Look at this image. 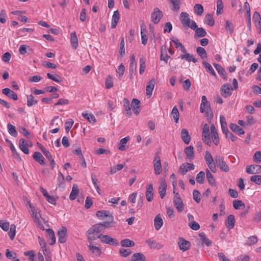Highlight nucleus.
<instances>
[{"mask_svg":"<svg viewBox=\"0 0 261 261\" xmlns=\"http://www.w3.org/2000/svg\"><path fill=\"white\" fill-rule=\"evenodd\" d=\"M185 153L186 154L187 158L188 160L191 161L194 159V147L192 146H189L188 147H186L185 148Z\"/></svg>","mask_w":261,"mask_h":261,"instance_id":"nucleus-17","label":"nucleus"},{"mask_svg":"<svg viewBox=\"0 0 261 261\" xmlns=\"http://www.w3.org/2000/svg\"><path fill=\"white\" fill-rule=\"evenodd\" d=\"M146 242L150 246L151 248L160 249L162 248V245L156 242L152 239H149L146 241Z\"/></svg>","mask_w":261,"mask_h":261,"instance_id":"nucleus-29","label":"nucleus"},{"mask_svg":"<svg viewBox=\"0 0 261 261\" xmlns=\"http://www.w3.org/2000/svg\"><path fill=\"white\" fill-rule=\"evenodd\" d=\"M105 230L101 223L93 225L87 231L88 240L90 237L98 236L100 232H103Z\"/></svg>","mask_w":261,"mask_h":261,"instance_id":"nucleus-2","label":"nucleus"},{"mask_svg":"<svg viewBox=\"0 0 261 261\" xmlns=\"http://www.w3.org/2000/svg\"><path fill=\"white\" fill-rule=\"evenodd\" d=\"M196 51L201 59H203L207 58L206 51L204 48L198 47L196 48Z\"/></svg>","mask_w":261,"mask_h":261,"instance_id":"nucleus-47","label":"nucleus"},{"mask_svg":"<svg viewBox=\"0 0 261 261\" xmlns=\"http://www.w3.org/2000/svg\"><path fill=\"white\" fill-rule=\"evenodd\" d=\"M37 100L32 95L27 96V105L29 107L37 103Z\"/></svg>","mask_w":261,"mask_h":261,"instance_id":"nucleus-48","label":"nucleus"},{"mask_svg":"<svg viewBox=\"0 0 261 261\" xmlns=\"http://www.w3.org/2000/svg\"><path fill=\"white\" fill-rule=\"evenodd\" d=\"M153 167L154 173L156 175L160 174L162 171V165L160 157L157 154L155 155L153 160Z\"/></svg>","mask_w":261,"mask_h":261,"instance_id":"nucleus-6","label":"nucleus"},{"mask_svg":"<svg viewBox=\"0 0 261 261\" xmlns=\"http://www.w3.org/2000/svg\"><path fill=\"white\" fill-rule=\"evenodd\" d=\"M232 88L229 84H224L221 87L222 95L224 97L229 96L232 94Z\"/></svg>","mask_w":261,"mask_h":261,"instance_id":"nucleus-10","label":"nucleus"},{"mask_svg":"<svg viewBox=\"0 0 261 261\" xmlns=\"http://www.w3.org/2000/svg\"><path fill=\"white\" fill-rule=\"evenodd\" d=\"M120 243L121 246L124 247H134L135 246V243L128 239L122 240Z\"/></svg>","mask_w":261,"mask_h":261,"instance_id":"nucleus-43","label":"nucleus"},{"mask_svg":"<svg viewBox=\"0 0 261 261\" xmlns=\"http://www.w3.org/2000/svg\"><path fill=\"white\" fill-rule=\"evenodd\" d=\"M205 17L206 18V23L210 26H213L215 24V20L213 16L210 14H207Z\"/></svg>","mask_w":261,"mask_h":261,"instance_id":"nucleus-63","label":"nucleus"},{"mask_svg":"<svg viewBox=\"0 0 261 261\" xmlns=\"http://www.w3.org/2000/svg\"><path fill=\"white\" fill-rule=\"evenodd\" d=\"M167 184L165 180H163L160 182V187L159 188V192L160 196L162 199L164 198L166 193Z\"/></svg>","mask_w":261,"mask_h":261,"instance_id":"nucleus-16","label":"nucleus"},{"mask_svg":"<svg viewBox=\"0 0 261 261\" xmlns=\"http://www.w3.org/2000/svg\"><path fill=\"white\" fill-rule=\"evenodd\" d=\"M98 238L99 239L100 241L103 243L113 245H118V243L116 239L112 238L109 236L103 235L102 234H100L98 236H96L95 237H90L89 238V242H92V241L95 240Z\"/></svg>","mask_w":261,"mask_h":261,"instance_id":"nucleus-1","label":"nucleus"},{"mask_svg":"<svg viewBox=\"0 0 261 261\" xmlns=\"http://www.w3.org/2000/svg\"><path fill=\"white\" fill-rule=\"evenodd\" d=\"M82 115L90 123L96 122V118L93 114L83 113Z\"/></svg>","mask_w":261,"mask_h":261,"instance_id":"nucleus-49","label":"nucleus"},{"mask_svg":"<svg viewBox=\"0 0 261 261\" xmlns=\"http://www.w3.org/2000/svg\"><path fill=\"white\" fill-rule=\"evenodd\" d=\"M163 16V12L158 8H154L151 15V20L153 23L158 24Z\"/></svg>","mask_w":261,"mask_h":261,"instance_id":"nucleus-4","label":"nucleus"},{"mask_svg":"<svg viewBox=\"0 0 261 261\" xmlns=\"http://www.w3.org/2000/svg\"><path fill=\"white\" fill-rule=\"evenodd\" d=\"M199 237L203 244H205L207 246H210L211 245L212 242L205 236L203 232L199 233Z\"/></svg>","mask_w":261,"mask_h":261,"instance_id":"nucleus-41","label":"nucleus"},{"mask_svg":"<svg viewBox=\"0 0 261 261\" xmlns=\"http://www.w3.org/2000/svg\"><path fill=\"white\" fill-rule=\"evenodd\" d=\"M67 229L65 227H62L58 232L59 241L61 243H64L66 241Z\"/></svg>","mask_w":261,"mask_h":261,"instance_id":"nucleus-9","label":"nucleus"},{"mask_svg":"<svg viewBox=\"0 0 261 261\" xmlns=\"http://www.w3.org/2000/svg\"><path fill=\"white\" fill-rule=\"evenodd\" d=\"M79 192V190L78 188V186L76 185H74L73 186L72 191L69 196L70 199L71 200H74L76 198Z\"/></svg>","mask_w":261,"mask_h":261,"instance_id":"nucleus-37","label":"nucleus"},{"mask_svg":"<svg viewBox=\"0 0 261 261\" xmlns=\"http://www.w3.org/2000/svg\"><path fill=\"white\" fill-rule=\"evenodd\" d=\"M235 223V219L234 217L232 215H229L227 217V218L226 220V226L229 229H232L234 227Z\"/></svg>","mask_w":261,"mask_h":261,"instance_id":"nucleus-26","label":"nucleus"},{"mask_svg":"<svg viewBox=\"0 0 261 261\" xmlns=\"http://www.w3.org/2000/svg\"><path fill=\"white\" fill-rule=\"evenodd\" d=\"M205 178V173L203 171L199 172L196 175V180L197 182L202 184Z\"/></svg>","mask_w":261,"mask_h":261,"instance_id":"nucleus-51","label":"nucleus"},{"mask_svg":"<svg viewBox=\"0 0 261 261\" xmlns=\"http://www.w3.org/2000/svg\"><path fill=\"white\" fill-rule=\"evenodd\" d=\"M172 5L171 7L172 10L177 11L180 9V0H170Z\"/></svg>","mask_w":261,"mask_h":261,"instance_id":"nucleus-46","label":"nucleus"},{"mask_svg":"<svg viewBox=\"0 0 261 261\" xmlns=\"http://www.w3.org/2000/svg\"><path fill=\"white\" fill-rule=\"evenodd\" d=\"M233 206L236 210H240L245 207V204L241 200H234Z\"/></svg>","mask_w":261,"mask_h":261,"instance_id":"nucleus-55","label":"nucleus"},{"mask_svg":"<svg viewBox=\"0 0 261 261\" xmlns=\"http://www.w3.org/2000/svg\"><path fill=\"white\" fill-rule=\"evenodd\" d=\"M181 137L185 144H189L191 141V137L189 134L188 131L186 129L183 128L181 129Z\"/></svg>","mask_w":261,"mask_h":261,"instance_id":"nucleus-20","label":"nucleus"},{"mask_svg":"<svg viewBox=\"0 0 261 261\" xmlns=\"http://www.w3.org/2000/svg\"><path fill=\"white\" fill-rule=\"evenodd\" d=\"M137 69V63H130L129 68L130 78H133V74L136 72Z\"/></svg>","mask_w":261,"mask_h":261,"instance_id":"nucleus-61","label":"nucleus"},{"mask_svg":"<svg viewBox=\"0 0 261 261\" xmlns=\"http://www.w3.org/2000/svg\"><path fill=\"white\" fill-rule=\"evenodd\" d=\"M247 173L256 174L261 173V166L259 165H251L248 166L246 169Z\"/></svg>","mask_w":261,"mask_h":261,"instance_id":"nucleus-7","label":"nucleus"},{"mask_svg":"<svg viewBox=\"0 0 261 261\" xmlns=\"http://www.w3.org/2000/svg\"><path fill=\"white\" fill-rule=\"evenodd\" d=\"M7 128L8 130L9 133L13 137H16L17 136V132L16 130L15 127L10 124L8 123L7 125Z\"/></svg>","mask_w":261,"mask_h":261,"instance_id":"nucleus-45","label":"nucleus"},{"mask_svg":"<svg viewBox=\"0 0 261 261\" xmlns=\"http://www.w3.org/2000/svg\"><path fill=\"white\" fill-rule=\"evenodd\" d=\"M47 237L50 238L51 241L49 243L50 245H53L56 243V237L54 231L50 228L47 229Z\"/></svg>","mask_w":261,"mask_h":261,"instance_id":"nucleus-38","label":"nucleus"},{"mask_svg":"<svg viewBox=\"0 0 261 261\" xmlns=\"http://www.w3.org/2000/svg\"><path fill=\"white\" fill-rule=\"evenodd\" d=\"M146 199L148 202H151L153 199V189L151 184L146 186V190L145 192Z\"/></svg>","mask_w":261,"mask_h":261,"instance_id":"nucleus-12","label":"nucleus"},{"mask_svg":"<svg viewBox=\"0 0 261 261\" xmlns=\"http://www.w3.org/2000/svg\"><path fill=\"white\" fill-rule=\"evenodd\" d=\"M47 77L48 79H50L55 82L60 83L62 82L61 77L57 74L53 75L51 73H48L47 74Z\"/></svg>","mask_w":261,"mask_h":261,"instance_id":"nucleus-58","label":"nucleus"},{"mask_svg":"<svg viewBox=\"0 0 261 261\" xmlns=\"http://www.w3.org/2000/svg\"><path fill=\"white\" fill-rule=\"evenodd\" d=\"M170 58V57L167 54L166 46H162L161 49V60L164 61L166 63H167L168 60Z\"/></svg>","mask_w":261,"mask_h":261,"instance_id":"nucleus-30","label":"nucleus"},{"mask_svg":"<svg viewBox=\"0 0 261 261\" xmlns=\"http://www.w3.org/2000/svg\"><path fill=\"white\" fill-rule=\"evenodd\" d=\"M178 246L181 250L185 251L189 249L191 244L190 242L186 241L183 238H180L178 241Z\"/></svg>","mask_w":261,"mask_h":261,"instance_id":"nucleus-11","label":"nucleus"},{"mask_svg":"<svg viewBox=\"0 0 261 261\" xmlns=\"http://www.w3.org/2000/svg\"><path fill=\"white\" fill-rule=\"evenodd\" d=\"M155 80L154 79L151 80L148 83L146 86V94L147 95L150 96L152 94V91L154 87Z\"/></svg>","mask_w":261,"mask_h":261,"instance_id":"nucleus-33","label":"nucleus"},{"mask_svg":"<svg viewBox=\"0 0 261 261\" xmlns=\"http://www.w3.org/2000/svg\"><path fill=\"white\" fill-rule=\"evenodd\" d=\"M96 215L100 219H103L105 217L109 218L110 216H112V215L110 214L109 211L105 210L97 211L96 213Z\"/></svg>","mask_w":261,"mask_h":261,"instance_id":"nucleus-36","label":"nucleus"},{"mask_svg":"<svg viewBox=\"0 0 261 261\" xmlns=\"http://www.w3.org/2000/svg\"><path fill=\"white\" fill-rule=\"evenodd\" d=\"M250 180L257 185H261V175H255L251 176Z\"/></svg>","mask_w":261,"mask_h":261,"instance_id":"nucleus-62","label":"nucleus"},{"mask_svg":"<svg viewBox=\"0 0 261 261\" xmlns=\"http://www.w3.org/2000/svg\"><path fill=\"white\" fill-rule=\"evenodd\" d=\"M146 67L145 60L142 58L140 59V69L139 73L140 74H142L145 71Z\"/></svg>","mask_w":261,"mask_h":261,"instance_id":"nucleus-60","label":"nucleus"},{"mask_svg":"<svg viewBox=\"0 0 261 261\" xmlns=\"http://www.w3.org/2000/svg\"><path fill=\"white\" fill-rule=\"evenodd\" d=\"M123 105L124 110L126 111V115L130 117L132 115V112L129 100L127 98H124L123 100Z\"/></svg>","mask_w":261,"mask_h":261,"instance_id":"nucleus-31","label":"nucleus"},{"mask_svg":"<svg viewBox=\"0 0 261 261\" xmlns=\"http://www.w3.org/2000/svg\"><path fill=\"white\" fill-rule=\"evenodd\" d=\"M171 115L176 123L178 122L179 120V112L176 106H174L172 110Z\"/></svg>","mask_w":261,"mask_h":261,"instance_id":"nucleus-50","label":"nucleus"},{"mask_svg":"<svg viewBox=\"0 0 261 261\" xmlns=\"http://www.w3.org/2000/svg\"><path fill=\"white\" fill-rule=\"evenodd\" d=\"M202 64L207 72L210 73V74L215 76H217L216 72H215L214 69L213 68L212 66L210 63L203 61Z\"/></svg>","mask_w":261,"mask_h":261,"instance_id":"nucleus-35","label":"nucleus"},{"mask_svg":"<svg viewBox=\"0 0 261 261\" xmlns=\"http://www.w3.org/2000/svg\"><path fill=\"white\" fill-rule=\"evenodd\" d=\"M206 178L209 184L212 186H215L216 185L215 179L214 178L212 174L207 169L206 170Z\"/></svg>","mask_w":261,"mask_h":261,"instance_id":"nucleus-39","label":"nucleus"},{"mask_svg":"<svg viewBox=\"0 0 261 261\" xmlns=\"http://www.w3.org/2000/svg\"><path fill=\"white\" fill-rule=\"evenodd\" d=\"M132 261H146L145 256L142 253H136L132 256Z\"/></svg>","mask_w":261,"mask_h":261,"instance_id":"nucleus-34","label":"nucleus"},{"mask_svg":"<svg viewBox=\"0 0 261 261\" xmlns=\"http://www.w3.org/2000/svg\"><path fill=\"white\" fill-rule=\"evenodd\" d=\"M129 140V137H126L120 140L119 142V149L120 150H124L125 149V146L127 142Z\"/></svg>","mask_w":261,"mask_h":261,"instance_id":"nucleus-54","label":"nucleus"},{"mask_svg":"<svg viewBox=\"0 0 261 261\" xmlns=\"http://www.w3.org/2000/svg\"><path fill=\"white\" fill-rule=\"evenodd\" d=\"M211 138L213 143L218 145L219 143V138L216 128L214 124L211 125Z\"/></svg>","mask_w":261,"mask_h":261,"instance_id":"nucleus-8","label":"nucleus"},{"mask_svg":"<svg viewBox=\"0 0 261 261\" xmlns=\"http://www.w3.org/2000/svg\"><path fill=\"white\" fill-rule=\"evenodd\" d=\"M200 111L202 113H206L207 115L212 114V111L209 102H201L200 107Z\"/></svg>","mask_w":261,"mask_h":261,"instance_id":"nucleus-15","label":"nucleus"},{"mask_svg":"<svg viewBox=\"0 0 261 261\" xmlns=\"http://www.w3.org/2000/svg\"><path fill=\"white\" fill-rule=\"evenodd\" d=\"M33 158L35 161L39 163L40 165H45V163L44 162V158L40 152H35L33 154Z\"/></svg>","mask_w":261,"mask_h":261,"instance_id":"nucleus-18","label":"nucleus"},{"mask_svg":"<svg viewBox=\"0 0 261 261\" xmlns=\"http://www.w3.org/2000/svg\"><path fill=\"white\" fill-rule=\"evenodd\" d=\"M140 101L138 99L134 98L132 101L131 107L136 115H138L140 112Z\"/></svg>","mask_w":261,"mask_h":261,"instance_id":"nucleus-19","label":"nucleus"},{"mask_svg":"<svg viewBox=\"0 0 261 261\" xmlns=\"http://www.w3.org/2000/svg\"><path fill=\"white\" fill-rule=\"evenodd\" d=\"M28 144L23 138L19 140V147L20 150L25 154H29V150L28 148Z\"/></svg>","mask_w":261,"mask_h":261,"instance_id":"nucleus-21","label":"nucleus"},{"mask_svg":"<svg viewBox=\"0 0 261 261\" xmlns=\"http://www.w3.org/2000/svg\"><path fill=\"white\" fill-rule=\"evenodd\" d=\"M2 93L14 100H17L18 99L16 93L9 88H7L3 89Z\"/></svg>","mask_w":261,"mask_h":261,"instance_id":"nucleus-14","label":"nucleus"},{"mask_svg":"<svg viewBox=\"0 0 261 261\" xmlns=\"http://www.w3.org/2000/svg\"><path fill=\"white\" fill-rule=\"evenodd\" d=\"M141 40H142V43L145 45L147 42L148 40V37L145 34H143V30L146 31V29L145 28V25L144 23L143 22L142 24H141Z\"/></svg>","mask_w":261,"mask_h":261,"instance_id":"nucleus-44","label":"nucleus"},{"mask_svg":"<svg viewBox=\"0 0 261 261\" xmlns=\"http://www.w3.org/2000/svg\"><path fill=\"white\" fill-rule=\"evenodd\" d=\"M184 54L181 55L180 58L181 59L186 60L188 62L192 61L194 63H196L197 62V59H196L192 55L190 54L187 52L186 50V52H182Z\"/></svg>","mask_w":261,"mask_h":261,"instance_id":"nucleus-23","label":"nucleus"},{"mask_svg":"<svg viewBox=\"0 0 261 261\" xmlns=\"http://www.w3.org/2000/svg\"><path fill=\"white\" fill-rule=\"evenodd\" d=\"M89 242L90 244L88 245L89 249L91 250L92 253H94L96 255H99L101 253V249L98 247L92 245L91 244L92 242Z\"/></svg>","mask_w":261,"mask_h":261,"instance_id":"nucleus-40","label":"nucleus"},{"mask_svg":"<svg viewBox=\"0 0 261 261\" xmlns=\"http://www.w3.org/2000/svg\"><path fill=\"white\" fill-rule=\"evenodd\" d=\"M215 160L217 166L221 169V170L224 172H228L229 171V167L224 162L223 157L220 155L216 156L215 158Z\"/></svg>","mask_w":261,"mask_h":261,"instance_id":"nucleus-5","label":"nucleus"},{"mask_svg":"<svg viewBox=\"0 0 261 261\" xmlns=\"http://www.w3.org/2000/svg\"><path fill=\"white\" fill-rule=\"evenodd\" d=\"M101 224L103 227L104 230L106 228L114 227L115 224V222L114 221V217L113 216H110L108 221L101 222Z\"/></svg>","mask_w":261,"mask_h":261,"instance_id":"nucleus-25","label":"nucleus"},{"mask_svg":"<svg viewBox=\"0 0 261 261\" xmlns=\"http://www.w3.org/2000/svg\"><path fill=\"white\" fill-rule=\"evenodd\" d=\"M38 241H39V244H40L41 247L43 249V253H44V255H46V252H47V249H46V242H45L44 240L40 237H38Z\"/></svg>","mask_w":261,"mask_h":261,"instance_id":"nucleus-53","label":"nucleus"},{"mask_svg":"<svg viewBox=\"0 0 261 261\" xmlns=\"http://www.w3.org/2000/svg\"><path fill=\"white\" fill-rule=\"evenodd\" d=\"M172 41L174 43L176 48H179L182 52H186V48L180 42H179V40L177 39H172Z\"/></svg>","mask_w":261,"mask_h":261,"instance_id":"nucleus-56","label":"nucleus"},{"mask_svg":"<svg viewBox=\"0 0 261 261\" xmlns=\"http://www.w3.org/2000/svg\"><path fill=\"white\" fill-rule=\"evenodd\" d=\"M173 193L174 194L173 203L178 212L181 213L184 210V204L179 193L175 192L174 190Z\"/></svg>","mask_w":261,"mask_h":261,"instance_id":"nucleus-3","label":"nucleus"},{"mask_svg":"<svg viewBox=\"0 0 261 261\" xmlns=\"http://www.w3.org/2000/svg\"><path fill=\"white\" fill-rule=\"evenodd\" d=\"M188 163H185L180 165L179 169V172H180L182 175H185L187 172L189 171L188 168Z\"/></svg>","mask_w":261,"mask_h":261,"instance_id":"nucleus-59","label":"nucleus"},{"mask_svg":"<svg viewBox=\"0 0 261 261\" xmlns=\"http://www.w3.org/2000/svg\"><path fill=\"white\" fill-rule=\"evenodd\" d=\"M195 12L199 16H201L203 12V8L201 4H196L194 7Z\"/></svg>","mask_w":261,"mask_h":261,"instance_id":"nucleus-57","label":"nucleus"},{"mask_svg":"<svg viewBox=\"0 0 261 261\" xmlns=\"http://www.w3.org/2000/svg\"><path fill=\"white\" fill-rule=\"evenodd\" d=\"M154 227L157 230H159L163 224V221L160 216V215H158L154 218Z\"/></svg>","mask_w":261,"mask_h":261,"instance_id":"nucleus-32","label":"nucleus"},{"mask_svg":"<svg viewBox=\"0 0 261 261\" xmlns=\"http://www.w3.org/2000/svg\"><path fill=\"white\" fill-rule=\"evenodd\" d=\"M120 19V15L118 10L115 11L112 18L111 28L114 29L116 27Z\"/></svg>","mask_w":261,"mask_h":261,"instance_id":"nucleus-22","label":"nucleus"},{"mask_svg":"<svg viewBox=\"0 0 261 261\" xmlns=\"http://www.w3.org/2000/svg\"><path fill=\"white\" fill-rule=\"evenodd\" d=\"M16 234V226L14 224H12L10 226L9 231L8 232V235L10 239L13 240Z\"/></svg>","mask_w":261,"mask_h":261,"instance_id":"nucleus-52","label":"nucleus"},{"mask_svg":"<svg viewBox=\"0 0 261 261\" xmlns=\"http://www.w3.org/2000/svg\"><path fill=\"white\" fill-rule=\"evenodd\" d=\"M229 127L232 131L238 135H241L245 134L244 130L236 124L230 123Z\"/></svg>","mask_w":261,"mask_h":261,"instance_id":"nucleus-28","label":"nucleus"},{"mask_svg":"<svg viewBox=\"0 0 261 261\" xmlns=\"http://www.w3.org/2000/svg\"><path fill=\"white\" fill-rule=\"evenodd\" d=\"M253 159L254 162L257 163H259L261 162V151H256L254 154L253 156Z\"/></svg>","mask_w":261,"mask_h":261,"instance_id":"nucleus-64","label":"nucleus"},{"mask_svg":"<svg viewBox=\"0 0 261 261\" xmlns=\"http://www.w3.org/2000/svg\"><path fill=\"white\" fill-rule=\"evenodd\" d=\"M180 20L184 27H187L191 23V19L189 18V15L187 12H181L180 15Z\"/></svg>","mask_w":261,"mask_h":261,"instance_id":"nucleus-13","label":"nucleus"},{"mask_svg":"<svg viewBox=\"0 0 261 261\" xmlns=\"http://www.w3.org/2000/svg\"><path fill=\"white\" fill-rule=\"evenodd\" d=\"M70 43L71 46L76 49L78 46V39L75 32H72L70 34Z\"/></svg>","mask_w":261,"mask_h":261,"instance_id":"nucleus-27","label":"nucleus"},{"mask_svg":"<svg viewBox=\"0 0 261 261\" xmlns=\"http://www.w3.org/2000/svg\"><path fill=\"white\" fill-rule=\"evenodd\" d=\"M213 65L215 67L219 75L224 80H227L226 73L225 69L218 64L214 63Z\"/></svg>","mask_w":261,"mask_h":261,"instance_id":"nucleus-24","label":"nucleus"},{"mask_svg":"<svg viewBox=\"0 0 261 261\" xmlns=\"http://www.w3.org/2000/svg\"><path fill=\"white\" fill-rule=\"evenodd\" d=\"M195 31V38L203 37L206 35V31L202 28H198Z\"/></svg>","mask_w":261,"mask_h":261,"instance_id":"nucleus-42","label":"nucleus"}]
</instances>
